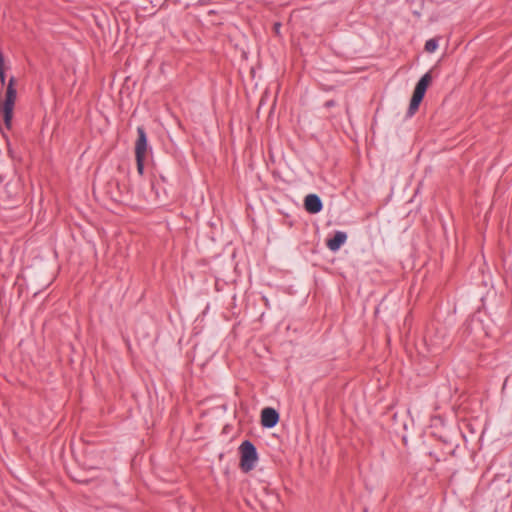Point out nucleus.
I'll return each mask as SVG.
<instances>
[{"label": "nucleus", "instance_id": "f257e3e1", "mask_svg": "<svg viewBox=\"0 0 512 512\" xmlns=\"http://www.w3.org/2000/svg\"><path fill=\"white\" fill-rule=\"evenodd\" d=\"M240 452V467L244 472H249L256 466L258 460V453L255 445L245 440L239 446Z\"/></svg>", "mask_w": 512, "mask_h": 512}, {"label": "nucleus", "instance_id": "f03ea898", "mask_svg": "<svg viewBox=\"0 0 512 512\" xmlns=\"http://www.w3.org/2000/svg\"><path fill=\"white\" fill-rule=\"evenodd\" d=\"M15 79L11 77L6 89L5 99L1 103V111L3 114V120L7 128L11 127V121L13 117V108L16 100L17 91L14 88Z\"/></svg>", "mask_w": 512, "mask_h": 512}, {"label": "nucleus", "instance_id": "7ed1b4c3", "mask_svg": "<svg viewBox=\"0 0 512 512\" xmlns=\"http://www.w3.org/2000/svg\"><path fill=\"white\" fill-rule=\"evenodd\" d=\"M279 422V413L271 407L261 411V425L265 428H273Z\"/></svg>", "mask_w": 512, "mask_h": 512}, {"label": "nucleus", "instance_id": "20e7f679", "mask_svg": "<svg viewBox=\"0 0 512 512\" xmlns=\"http://www.w3.org/2000/svg\"><path fill=\"white\" fill-rule=\"evenodd\" d=\"M137 140L135 143V157H145L147 152V135L144 127L137 128Z\"/></svg>", "mask_w": 512, "mask_h": 512}, {"label": "nucleus", "instance_id": "39448f33", "mask_svg": "<svg viewBox=\"0 0 512 512\" xmlns=\"http://www.w3.org/2000/svg\"><path fill=\"white\" fill-rule=\"evenodd\" d=\"M304 207L307 212L316 214L322 210L323 204L318 195L308 194L304 199Z\"/></svg>", "mask_w": 512, "mask_h": 512}, {"label": "nucleus", "instance_id": "423d86ee", "mask_svg": "<svg viewBox=\"0 0 512 512\" xmlns=\"http://www.w3.org/2000/svg\"><path fill=\"white\" fill-rule=\"evenodd\" d=\"M347 234L343 231H337L334 236L327 240V247L331 251H337L346 242Z\"/></svg>", "mask_w": 512, "mask_h": 512}, {"label": "nucleus", "instance_id": "0eeeda50", "mask_svg": "<svg viewBox=\"0 0 512 512\" xmlns=\"http://www.w3.org/2000/svg\"><path fill=\"white\" fill-rule=\"evenodd\" d=\"M431 80L432 77L429 72L424 74L417 82L413 93L424 97Z\"/></svg>", "mask_w": 512, "mask_h": 512}, {"label": "nucleus", "instance_id": "6e6552de", "mask_svg": "<svg viewBox=\"0 0 512 512\" xmlns=\"http://www.w3.org/2000/svg\"><path fill=\"white\" fill-rule=\"evenodd\" d=\"M423 98H424L423 96L413 93L412 98L410 100L409 107H408L407 116L411 117L416 113Z\"/></svg>", "mask_w": 512, "mask_h": 512}, {"label": "nucleus", "instance_id": "1a4fd4ad", "mask_svg": "<svg viewBox=\"0 0 512 512\" xmlns=\"http://www.w3.org/2000/svg\"><path fill=\"white\" fill-rule=\"evenodd\" d=\"M151 189L155 191V198L158 200H161V191L165 195V189L160 186V183L158 181H151Z\"/></svg>", "mask_w": 512, "mask_h": 512}, {"label": "nucleus", "instance_id": "9d476101", "mask_svg": "<svg viewBox=\"0 0 512 512\" xmlns=\"http://www.w3.org/2000/svg\"><path fill=\"white\" fill-rule=\"evenodd\" d=\"M438 47V41L434 38L429 39L425 43V51L428 53H433Z\"/></svg>", "mask_w": 512, "mask_h": 512}, {"label": "nucleus", "instance_id": "9b49d317", "mask_svg": "<svg viewBox=\"0 0 512 512\" xmlns=\"http://www.w3.org/2000/svg\"><path fill=\"white\" fill-rule=\"evenodd\" d=\"M136 158V165H137V170L139 172V174H143V171H144V161H145V157H135Z\"/></svg>", "mask_w": 512, "mask_h": 512}, {"label": "nucleus", "instance_id": "f8f14e48", "mask_svg": "<svg viewBox=\"0 0 512 512\" xmlns=\"http://www.w3.org/2000/svg\"><path fill=\"white\" fill-rule=\"evenodd\" d=\"M6 74H5V67L0 68V82L2 85L5 84Z\"/></svg>", "mask_w": 512, "mask_h": 512}, {"label": "nucleus", "instance_id": "ddd939ff", "mask_svg": "<svg viewBox=\"0 0 512 512\" xmlns=\"http://www.w3.org/2000/svg\"><path fill=\"white\" fill-rule=\"evenodd\" d=\"M280 29H281V23H279V22L274 23L273 30H274L275 34L279 35Z\"/></svg>", "mask_w": 512, "mask_h": 512}, {"label": "nucleus", "instance_id": "4468645a", "mask_svg": "<svg viewBox=\"0 0 512 512\" xmlns=\"http://www.w3.org/2000/svg\"><path fill=\"white\" fill-rule=\"evenodd\" d=\"M335 101L334 100H328L326 103H325V107L329 108V107H333L335 106Z\"/></svg>", "mask_w": 512, "mask_h": 512}, {"label": "nucleus", "instance_id": "2eb2a0df", "mask_svg": "<svg viewBox=\"0 0 512 512\" xmlns=\"http://www.w3.org/2000/svg\"><path fill=\"white\" fill-rule=\"evenodd\" d=\"M75 481L82 484H88L90 482L89 479H75Z\"/></svg>", "mask_w": 512, "mask_h": 512}, {"label": "nucleus", "instance_id": "dca6fc26", "mask_svg": "<svg viewBox=\"0 0 512 512\" xmlns=\"http://www.w3.org/2000/svg\"><path fill=\"white\" fill-rule=\"evenodd\" d=\"M455 451H456V450H455V449H453V450L451 451V455H453V456H454V455H455Z\"/></svg>", "mask_w": 512, "mask_h": 512}]
</instances>
